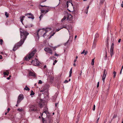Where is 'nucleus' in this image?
Instances as JSON below:
<instances>
[{
	"label": "nucleus",
	"mask_w": 123,
	"mask_h": 123,
	"mask_svg": "<svg viewBox=\"0 0 123 123\" xmlns=\"http://www.w3.org/2000/svg\"><path fill=\"white\" fill-rule=\"evenodd\" d=\"M11 77V75H9V77H8L7 78V80H9L10 79V78Z\"/></svg>",
	"instance_id": "47"
},
{
	"label": "nucleus",
	"mask_w": 123,
	"mask_h": 123,
	"mask_svg": "<svg viewBox=\"0 0 123 123\" xmlns=\"http://www.w3.org/2000/svg\"><path fill=\"white\" fill-rule=\"evenodd\" d=\"M55 32H53V34L51 35V36H50V37L49 38L50 39V38L52 37V36H53L55 33Z\"/></svg>",
	"instance_id": "31"
},
{
	"label": "nucleus",
	"mask_w": 123,
	"mask_h": 123,
	"mask_svg": "<svg viewBox=\"0 0 123 123\" xmlns=\"http://www.w3.org/2000/svg\"><path fill=\"white\" fill-rule=\"evenodd\" d=\"M67 17L66 16H65L63 17V18L61 20V21L62 22H63V21L64 20H65L66 18Z\"/></svg>",
	"instance_id": "22"
},
{
	"label": "nucleus",
	"mask_w": 123,
	"mask_h": 123,
	"mask_svg": "<svg viewBox=\"0 0 123 123\" xmlns=\"http://www.w3.org/2000/svg\"><path fill=\"white\" fill-rule=\"evenodd\" d=\"M55 55L57 56H59V55L55 53Z\"/></svg>",
	"instance_id": "49"
},
{
	"label": "nucleus",
	"mask_w": 123,
	"mask_h": 123,
	"mask_svg": "<svg viewBox=\"0 0 123 123\" xmlns=\"http://www.w3.org/2000/svg\"><path fill=\"white\" fill-rule=\"evenodd\" d=\"M42 121L44 123V119L43 117H42Z\"/></svg>",
	"instance_id": "48"
},
{
	"label": "nucleus",
	"mask_w": 123,
	"mask_h": 123,
	"mask_svg": "<svg viewBox=\"0 0 123 123\" xmlns=\"http://www.w3.org/2000/svg\"><path fill=\"white\" fill-rule=\"evenodd\" d=\"M51 30L50 28H47L45 29H41L40 32H43V33H44V34H45L48 31H50Z\"/></svg>",
	"instance_id": "5"
},
{
	"label": "nucleus",
	"mask_w": 123,
	"mask_h": 123,
	"mask_svg": "<svg viewBox=\"0 0 123 123\" xmlns=\"http://www.w3.org/2000/svg\"><path fill=\"white\" fill-rule=\"evenodd\" d=\"M30 15L31 16V17H33V15L31 13H27L25 14V16H27V15Z\"/></svg>",
	"instance_id": "21"
},
{
	"label": "nucleus",
	"mask_w": 123,
	"mask_h": 123,
	"mask_svg": "<svg viewBox=\"0 0 123 123\" xmlns=\"http://www.w3.org/2000/svg\"><path fill=\"white\" fill-rule=\"evenodd\" d=\"M3 40L2 39H0V43L1 45L2 44Z\"/></svg>",
	"instance_id": "30"
},
{
	"label": "nucleus",
	"mask_w": 123,
	"mask_h": 123,
	"mask_svg": "<svg viewBox=\"0 0 123 123\" xmlns=\"http://www.w3.org/2000/svg\"><path fill=\"white\" fill-rule=\"evenodd\" d=\"M32 25H31V26H27V27H32Z\"/></svg>",
	"instance_id": "61"
},
{
	"label": "nucleus",
	"mask_w": 123,
	"mask_h": 123,
	"mask_svg": "<svg viewBox=\"0 0 123 123\" xmlns=\"http://www.w3.org/2000/svg\"><path fill=\"white\" fill-rule=\"evenodd\" d=\"M47 0H44V1H42V2H45Z\"/></svg>",
	"instance_id": "57"
},
{
	"label": "nucleus",
	"mask_w": 123,
	"mask_h": 123,
	"mask_svg": "<svg viewBox=\"0 0 123 123\" xmlns=\"http://www.w3.org/2000/svg\"><path fill=\"white\" fill-rule=\"evenodd\" d=\"M41 12L42 13H44L45 14V13H47L49 11H48V10L45 11V10H41Z\"/></svg>",
	"instance_id": "15"
},
{
	"label": "nucleus",
	"mask_w": 123,
	"mask_h": 123,
	"mask_svg": "<svg viewBox=\"0 0 123 123\" xmlns=\"http://www.w3.org/2000/svg\"><path fill=\"white\" fill-rule=\"evenodd\" d=\"M72 68H71L70 69V70L69 73V77H71V74L72 73Z\"/></svg>",
	"instance_id": "18"
},
{
	"label": "nucleus",
	"mask_w": 123,
	"mask_h": 123,
	"mask_svg": "<svg viewBox=\"0 0 123 123\" xmlns=\"http://www.w3.org/2000/svg\"><path fill=\"white\" fill-rule=\"evenodd\" d=\"M122 70V69H121V70L120 71V74H121Z\"/></svg>",
	"instance_id": "53"
},
{
	"label": "nucleus",
	"mask_w": 123,
	"mask_h": 123,
	"mask_svg": "<svg viewBox=\"0 0 123 123\" xmlns=\"http://www.w3.org/2000/svg\"><path fill=\"white\" fill-rule=\"evenodd\" d=\"M68 81L67 80H65L64 81V83H68Z\"/></svg>",
	"instance_id": "39"
},
{
	"label": "nucleus",
	"mask_w": 123,
	"mask_h": 123,
	"mask_svg": "<svg viewBox=\"0 0 123 123\" xmlns=\"http://www.w3.org/2000/svg\"><path fill=\"white\" fill-rule=\"evenodd\" d=\"M69 3L70 4H71L73 6V4L71 2V1H67V7H68V4Z\"/></svg>",
	"instance_id": "16"
},
{
	"label": "nucleus",
	"mask_w": 123,
	"mask_h": 123,
	"mask_svg": "<svg viewBox=\"0 0 123 123\" xmlns=\"http://www.w3.org/2000/svg\"><path fill=\"white\" fill-rule=\"evenodd\" d=\"M99 82H98V83H97V87H98L99 86Z\"/></svg>",
	"instance_id": "45"
},
{
	"label": "nucleus",
	"mask_w": 123,
	"mask_h": 123,
	"mask_svg": "<svg viewBox=\"0 0 123 123\" xmlns=\"http://www.w3.org/2000/svg\"><path fill=\"white\" fill-rule=\"evenodd\" d=\"M47 0H44V1H42V2H45Z\"/></svg>",
	"instance_id": "56"
},
{
	"label": "nucleus",
	"mask_w": 123,
	"mask_h": 123,
	"mask_svg": "<svg viewBox=\"0 0 123 123\" xmlns=\"http://www.w3.org/2000/svg\"><path fill=\"white\" fill-rule=\"evenodd\" d=\"M73 65H74V66H76V64H75V63L74 64H73Z\"/></svg>",
	"instance_id": "58"
},
{
	"label": "nucleus",
	"mask_w": 123,
	"mask_h": 123,
	"mask_svg": "<svg viewBox=\"0 0 123 123\" xmlns=\"http://www.w3.org/2000/svg\"><path fill=\"white\" fill-rule=\"evenodd\" d=\"M95 105H94V106H93V111H95Z\"/></svg>",
	"instance_id": "40"
},
{
	"label": "nucleus",
	"mask_w": 123,
	"mask_h": 123,
	"mask_svg": "<svg viewBox=\"0 0 123 123\" xmlns=\"http://www.w3.org/2000/svg\"><path fill=\"white\" fill-rule=\"evenodd\" d=\"M99 117L98 118V119H97V121H96V122H97V123H98V120H99Z\"/></svg>",
	"instance_id": "43"
},
{
	"label": "nucleus",
	"mask_w": 123,
	"mask_h": 123,
	"mask_svg": "<svg viewBox=\"0 0 123 123\" xmlns=\"http://www.w3.org/2000/svg\"><path fill=\"white\" fill-rule=\"evenodd\" d=\"M20 31L21 39L20 41L15 45L13 47L12 49L13 51H15L22 45L27 38V36L29 34V33L26 31L22 29H20Z\"/></svg>",
	"instance_id": "1"
},
{
	"label": "nucleus",
	"mask_w": 123,
	"mask_h": 123,
	"mask_svg": "<svg viewBox=\"0 0 123 123\" xmlns=\"http://www.w3.org/2000/svg\"><path fill=\"white\" fill-rule=\"evenodd\" d=\"M94 58L92 59V60L91 64L92 65H94Z\"/></svg>",
	"instance_id": "23"
},
{
	"label": "nucleus",
	"mask_w": 123,
	"mask_h": 123,
	"mask_svg": "<svg viewBox=\"0 0 123 123\" xmlns=\"http://www.w3.org/2000/svg\"><path fill=\"white\" fill-rule=\"evenodd\" d=\"M121 39H119L118 40V43H120V41H121Z\"/></svg>",
	"instance_id": "51"
},
{
	"label": "nucleus",
	"mask_w": 123,
	"mask_h": 123,
	"mask_svg": "<svg viewBox=\"0 0 123 123\" xmlns=\"http://www.w3.org/2000/svg\"><path fill=\"white\" fill-rule=\"evenodd\" d=\"M112 121V119L110 121H109V123H111Z\"/></svg>",
	"instance_id": "50"
},
{
	"label": "nucleus",
	"mask_w": 123,
	"mask_h": 123,
	"mask_svg": "<svg viewBox=\"0 0 123 123\" xmlns=\"http://www.w3.org/2000/svg\"><path fill=\"white\" fill-rule=\"evenodd\" d=\"M25 17L24 16H22L20 17V21L22 23V24H23V21L24 20V18H25Z\"/></svg>",
	"instance_id": "13"
},
{
	"label": "nucleus",
	"mask_w": 123,
	"mask_h": 123,
	"mask_svg": "<svg viewBox=\"0 0 123 123\" xmlns=\"http://www.w3.org/2000/svg\"><path fill=\"white\" fill-rule=\"evenodd\" d=\"M28 18H31L32 19H33L34 18V17L33 16V17H28Z\"/></svg>",
	"instance_id": "42"
},
{
	"label": "nucleus",
	"mask_w": 123,
	"mask_h": 123,
	"mask_svg": "<svg viewBox=\"0 0 123 123\" xmlns=\"http://www.w3.org/2000/svg\"><path fill=\"white\" fill-rule=\"evenodd\" d=\"M36 110H35V109H32L31 108H30V109L29 110V111H35Z\"/></svg>",
	"instance_id": "36"
},
{
	"label": "nucleus",
	"mask_w": 123,
	"mask_h": 123,
	"mask_svg": "<svg viewBox=\"0 0 123 123\" xmlns=\"http://www.w3.org/2000/svg\"><path fill=\"white\" fill-rule=\"evenodd\" d=\"M77 61V60L76 59H75L74 61V62H75Z\"/></svg>",
	"instance_id": "60"
},
{
	"label": "nucleus",
	"mask_w": 123,
	"mask_h": 123,
	"mask_svg": "<svg viewBox=\"0 0 123 123\" xmlns=\"http://www.w3.org/2000/svg\"><path fill=\"white\" fill-rule=\"evenodd\" d=\"M105 0H102L101 1L100 3L101 4H102V3Z\"/></svg>",
	"instance_id": "37"
},
{
	"label": "nucleus",
	"mask_w": 123,
	"mask_h": 123,
	"mask_svg": "<svg viewBox=\"0 0 123 123\" xmlns=\"http://www.w3.org/2000/svg\"><path fill=\"white\" fill-rule=\"evenodd\" d=\"M2 56L1 55H0V59L2 58Z\"/></svg>",
	"instance_id": "59"
},
{
	"label": "nucleus",
	"mask_w": 123,
	"mask_h": 123,
	"mask_svg": "<svg viewBox=\"0 0 123 123\" xmlns=\"http://www.w3.org/2000/svg\"><path fill=\"white\" fill-rule=\"evenodd\" d=\"M69 26L68 25H63L61 27V29H63V28H65L67 29L68 30V31L69 32V31L68 30L69 28H68Z\"/></svg>",
	"instance_id": "11"
},
{
	"label": "nucleus",
	"mask_w": 123,
	"mask_h": 123,
	"mask_svg": "<svg viewBox=\"0 0 123 123\" xmlns=\"http://www.w3.org/2000/svg\"><path fill=\"white\" fill-rule=\"evenodd\" d=\"M85 50H84L83 52H82L81 54H83L85 53Z\"/></svg>",
	"instance_id": "44"
},
{
	"label": "nucleus",
	"mask_w": 123,
	"mask_h": 123,
	"mask_svg": "<svg viewBox=\"0 0 123 123\" xmlns=\"http://www.w3.org/2000/svg\"><path fill=\"white\" fill-rule=\"evenodd\" d=\"M121 6L122 7H123V3H122L121 4Z\"/></svg>",
	"instance_id": "54"
},
{
	"label": "nucleus",
	"mask_w": 123,
	"mask_h": 123,
	"mask_svg": "<svg viewBox=\"0 0 123 123\" xmlns=\"http://www.w3.org/2000/svg\"><path fill=\"white\" fill-rule=\"evenodd\" d=\"M42 82L41 80H39V81L38 83L39 84H42Z\"/></svg>",
	"instance_id": "34"
},
{
	"label": "nucleus",
	"mask_w": 123,
	"mask_h": 123,
	"mask_svg": "<svg viewBox=\"0 0 123 123\" xmlns=\"http://www.w3.org/2000/svg\"><path fill=\"white\" fill-rule=\"evenodd\" d=\"M71 16V17L72 16L70 14H68V17L67 18V20H68L69 19V17Z\"/></svg>",
	"instance_id": "28"
},
{
	"label": "nucleus",
	"mask_w": 123,
	"mask_h": 123,
	"mask_svg": "<svg viewBox=\"0 0 123 123\" xmlns=\"http://www.w3.org/2000/svg\"><path fill=\"white\" fill-rule=\"evenodd\" d=\"M78 58V57L77 56L76 57V59L77 60V59Z\"/></svg>",
	"instance_id": "64"
},
{
	"label": "nucleus",
	"mask_w": 123,
	"mask_h": 123,
	"mask_svg": "<svg viewBox=\"0 0 123 123\" xmlns=\"http://www.w3.org/2000/svg\"><path fill=\"white\" fill-rule=\"evenodd\" d=\"M107 74V73L106 70L105 69L104 70V73L103 74L102 79V80H103V82H104L105 80V79Z\"/></svg>",
	"instance_id": "7"
},
{
	"label": "nucleus",
	"mask_w": 123,
	"mask_h": 123,
	"mask_svg": "<svg viewBox=\"0 0 123 123\" xmlns=\"http://www.w3.org/2000/svg\"><path fill=\"white\" fill-rule=\"evenodd\" d=\"M9 74V71L8 70L6 71V72L3 73V74L4 75H7L8 76Z\"/></svg>",
	"instance_id": "14"
},
{
	"label": "nucleus",
	"mask_w": 123,
	"mask_h": 123,
	"mask_svg": "<svg viewBox=\"0 0 123 123\" xmlns=\"http://www.w3.org/2000/svg\"><path fill=\"white\" fill-rule=\"evenodd\" d=\"M114 44L113 43H112V44L110 50V54L111 57H112V55H114V53L113 51V49L114 48Z\"/></svg>",
	"instance_id": "6"
},
{
	"label": "nucleus",
	"mask_w": 123,
	"mask_h": 123,
	"mask_svg": "<svg viewBox=\"0 0 123 123\" xmlns=\"http://www.w3.org/2000/svg\"><path fill=\"white\" fill-rule=\"evenodd\" d=\"M58 46H54V47H52V46H51L50 47L51 48H53V49H54V50H55L56 49V48H57Z\"/></svg>",
	"instance_id": "25"
},
{
	"label": "nucleus",
	"mask_w": 123,
	"mask_h": 123,
	"mask_svg": "<svg viewBox=\"0 0 123 123\" xmlns=\"http://www.w3.org/2000/svg\"><path fill=\"white\" fill-rule=\"evenodd\" d=\"M41 29H39L37 31V35L38 37V34L39 33V35H42L43 34V37H44V36L45 34H44L43 33V32H40L41 30Z\"/></svg>",
	"instance_id": "10"
},
{
	"label": "nucleus",
	"mask_w": 123,
	"mask_h": 123,
	"mask_svg": "<svg viewBox=\"0 0 123 123\" xmlns=\"http://www.w3.org/2000/svg\"><path fill=\"white\" fill-rule=\"evenodd\" d=\"M5 15L6 18H8L9 17V14L7 12H5Z\"/></svg>",
	"instance_id": "26"
},
{
	"label": "nucleus",
	"mask_w": 123,
	"mask_h": 123,
	"mask_svg": "<svg viewBox=\"0 0 123 123\" xmlns=\"http://www.w3.org/2000/svg\"><path fill=\"white\" fill-rule=\"evenodd\" d=\"M24 90L26 91H29L30 89L27 86H26L24 88Z\"/></svg>",
	"instance_id": "19"
},
{
	"label": "nucleus",
	"mask_w": 123,
	"mask_h": 123,
	"mask_svg": "<svg viewBox=\"0 0 123 123\" xmlns=\"http://www.w3.org/2000/svg\"><path fill=\"white\" fill-rule=\"evenodd\" d=\"M44 113H45V114H46V115H47V114L48 113V111L47 110H46L45 111H44L43 113V114L42 115V116L43 114Z\"/></svg>",
	"instance_id": "27"
},
{
	"label": "nucleus",
	"mask_w": 123,
	"mask_h": 123,
	"mask_svg": "<svg viewBox=\"0 0 123 123\" xmlns=\"http://www.w3.org/2000/svg\"><path fill=\"white\" fill-rule=\"evenodd\" d=\"M24 98V96L22 94H19L18 98L17 104H19L21 101Z\"/></svg>",
	"instance_id": "3"
},
{
	"label": "nucleus",
	"mask_w": 123,
	"mask_h": 123,
	"mask_svg": "<svg viewBox=\"0 0 123 123\" xmlns=\"http://www.w3.org/2000/svg\"><path fill=\"white\" fill-rule=\"evenodd\" d=\"M113 74L114 78H115L116 75V72L115 71H114L113 72Z\"/></svg>",
	"instance_id": "24"
},
{
	"label": "nucleus",
	"mask_w": 123,
	"mask_h": 123,
	"mask_svg": "<svg viewBox=\"0 0 123 123\" xmlns=\"http://www.w3.org/2000/svg\"><path fill=\"white\" fill-rule=\"evenodd\" d=\"M4 53L3 52H1V54H3Z\"/></svg>",
	"instance_id": "63"
},
{
	"label": "nucleus",
	"mask_w": 123,
	"mask_h": 123,
	"mask_svg": "<svg viewBox=\"0 0 123 123\" xmlns=\"http://www.w3.org/2000/svg\"><path fill=\"white\" fill-rule=\"evenodd\" d=\"M17 110L20 112H22L24 111V109L22 108H18L17 109Z\"/></svg>",
	"instance_id": "17"
},
{
	"label": "nucleus",
	"mask_w": 123,
	"mask_h": 123,
	"mask_svg": "<svg viewBox=\"0 0 123 123\" xmlns=\"http://www.w3.org/2000/svg\"><path fill=\"white\" fill-rule=\"evenodd\" d=\"M61 29H61V28H60L58 29H57L56 30V31H57V32L58 31H59Z\"/></svg>",
	"instance_id": "41"
},
{
	"label": "nucleus",
	"mask_w": 123,
	"mask_h": 123,
	"mask_svg": "<svg viewBox=\"0 0 123 123\" xmlns=\"http://www.w3.org/2000/svg\"><path fill=\"white\" fill-rule=\"evenodd\" d=\"M44 50L46 52H47L50 53L51 54H52V49L49 48L48 47L45 48Z\"/></svg>",
	"instance_id": "8"
},
{
	"label": "nucleus",
	"mask_w": 123,
	"mask_h": 123,
	"mask_svg": "<svg viewBox=\"0 0 123 123\" xmlns=\"http://www.w3.org/2000/svg\"><path fill=\"white\" fill-rule=\"evenodd\" d=\"M31 62L33 65L35 66H38L39 65V62L37 59H35L34 61H32Z\"/></svg>",
	"instance_id": "4"
},
{
	"label": "nucleus",
	"mask_w": 123,
	"mask_h": 123,
	"mask_svg": "<svg viewBox=\"0 0 123 123\" xmlns=\"http://www.w3.org/2000/svg\"><path fill=\"white\" fill-rule=\"evenodd\" d=\"M43 14H41L40 16L39 17V18L40 19V20H41V18H42V17H43Z\"/></svg>",
	"instance_id": "33"
},
{
	"label": "nucleus",
	"mask_w": 123,
	"mask_h": 123,
	"mask_svg": "<svg viewBox=\"0 0 123 123\" xmlns=\"http://www.w3.org/2000/svg\"><path fill=\"white\" fill-rule=\"evenodd\" d=\"M82 70H81V72L80 73V75H81V74H82Z\"/></svg>",
	"instance_id": "55"
},
{
	"label": "nucleus",
	"mask_w": 123,
	"mask_h": 123,
	"mask_svg": "<svg viewBox=\"0 0 123 123\" xmlns=\"http://www.w3.org/2000/svg\"><path fill=\"white\" fill-rule=\"evenodd\" d=\"M99 37V35L98 34L96 33L95 35L94 39H96L97 40L96 38H98Z\"/></svg>",
	"instance_id": "20"
},
{
	"label": "nucleus",
	"mask_w": 123,
	"mask_h": 123,
	"mask_svg": "<svg viewBox=\"0 0 123 123\" xmlns=\"http://www.w3.org/2000/svg\"><path fill=\"white\" fill-rule=\"evenodd\" d=\"M34 92H33L32 90L31 91V92L30 95H33L34 94Z\"/></svg>",
	"instance_id": "29"
},
{
	"label": "nucleus",
	"mask_w": 123,
	"mask_h": 123,
	"mask_svg": "<svg viewBox=\"0 0 123 123\" xmlns=\"http://www.w3.org/2000/svg\"><path fill=\"white\" fill-rule=\"evenodd\" d=\"M57 61L56 60H55L54 61V62H53V65H55V64L57 62Z\"/></svg>",
	"instance_id": "35"
},
{
	"label": "nucleus",
	"mask_w": 123,
	"mask_h": 123,
	"mask_svg": "<svg viewBox=\"0 0 123 123\" xmlns=\"http://www.w3.org/2000/svg\"><path fill=\"white\" fill-rule=\"evenodd\" d=\"M55 32H53V34L51 35V36H50V37L49 38L50 39V38L52 37V36H53L55 33Z\"/></svg>",
	"instance_id": "32"
},
{
	"label": "nucleus",
	"mask_w": 123,
	"mask_h": 123,
	"mask_svg": "<svg viewBox=\"0 0 123 123\" xmlns=\"http://www.w3.org/2000/svg\"><path fill=\"white\" fill-rule=\"evenodd\" d=\"M36 52V49L33 50L31 53H29L28 55L25 57V60L27 61L29 60L30 59L32 58Z\"/></svg>",
	"instance_id": "2"
},
{
	"label": "nucleus",
	"mask_w": 123,
	"mask_h": 123,
	"mask_svg": "<svg viewBox=\"0 0 123 123\" xmlns=\"http://www.w3.org/2000/svg\"><path fill=\"white\" fill-rule=\"evenodd\" d=\"M97 40L96 39H94V41L92 46V48L93 49H94L95 48L96 45L97 43Z\"/></svg>",
	"instance_id": "9"
},
{
	"label": "nucleus",
	"mask_w": 123,
	"mask_h": 123,
	"mask_svg": "<svg viewBox=\"0 0 123 123\" xmlns=\"http://www.w3.org/2000/svg\"><path fill=\"white\" fill-rule=\"evenodd\" d=\"M10 109L9 108H8L7 109V113H8L9 111H10Z\"/></svg>",
	"instance_id": "46"
},
{
	"label": "nucleus",
	"mask_w": 123,
	"mask_h": 123,
	"mask_svg": "<svg viewBox=\"0 0 123 123\" xmlns=\"http://www.w3.org/2000/svg\"><path fill=\"white\" fill-rule=\"evenodd\" d=\"M77 37V36L76 35L75 36V39H76Z\"/></svg>",
	"instance_id": "62"
},
{
	"label": "nucleus",
	"mask_w": 123,
	"mask_h": 123,
	"mask_svg": "<svg viewBox=\"0 0 123 123\" xmlns=\"http://www.w3.org/2000/svg\"><path fill=\"white\" fill-rule=\"evenodd\" d=\"M87 53H88V52L87 51H85L84 55H86V54H87Z\"/></svg>",
	"instance_id": "38"
},
{
	"label": "nucleus",
	"mask_w": 123,
	"mask_h": 123,
	"mask_svg": "<svg viewBox=\"0 0 123 123\" xmlns=\"http://www.w3.org/2000/svg\"><path fill=\"white\" fill-rule=\"evenodd\" d=\"M29 74L31 76H36L35 73L32 72H30Z\"/></svg>",
	"instance_id": "12"
},
{
	"label": "nucleus",
	"mask_w": 123,
	"mask_h": 123,
	"mask_svg": "<svg viewBox=\"0 0 123 123\" xmlns=\"http://www.w3.org/2000/svg\"><path fill=\"white\" fill-rule=\"evenodd\" d=\"M58 103H55V106H56V107L57 105H58Z\"/></svg>",
	"instance_id": "52"
}]
</instances>
